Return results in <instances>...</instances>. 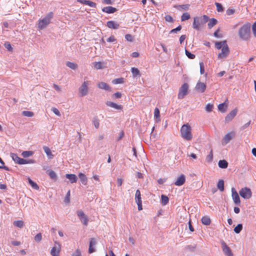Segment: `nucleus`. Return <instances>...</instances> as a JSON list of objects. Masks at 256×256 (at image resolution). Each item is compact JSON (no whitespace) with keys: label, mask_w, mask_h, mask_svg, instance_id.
<instances>
[{"label":"nucleus","mask_w":256,"mask_h":256,"mask_svg":"<svg viewBox=\"0 0 256 256\" xmlns=\"http://www.w3.org/2000/svg\"><path fill=\"white\" fill-rule=\"evenodd\" d=\"M218 165L220 168H226L228 166V162L224 160H220Z\"/></svg>","instance_id":"obj_27"},{"label":"nucleus","mask_w":256,"mask_h":256,"mask_svg":"<svg viewBox=\"0 0 256 256\" xmlns=\"http://www.w3.org/2000/svg\"><path fill=\"white\" fill-rule=\"evenodd\" d=\"M86 78H84V82L79 88V92L82 96H86L88 92V86L90 84L91 81L86 80Z\"/></svg>","instance_id":"obj_6"},{"label":"nucleus","mask_w":256,"mask_h":256,"mask_svg":"<svg viewBox=\"0 0 256 256\" xmlns=\"http://www.w3.org/2000/svg\"><path fill=\"white\" fill-rule=\"evenodd\" d=\"M36 162V161L34 160H25L22 158L21 162L20 164H34Z\"/></svg>","instance_id":"obj_46"},{"label":"nucleus","mask_w":256,"mask_h":256,"mask_svg":"<svg viewBox=\"0 0 256 256\" xmlns=\"http://www.w3.org/2000/svg\"><path fill=\"white\" fill-rule=\"evenodd\" d=\"M106 104L108 106H109L116 110H120L122 108L121 105L117 104H116L110 101H108Z\"/></svg>","instance_id":"obj_24"},{"label":"nucleus","mask_w":256,"mask_h":256,"mask_svg":"<svg viewBox=\"0 0 256 256\" xmlns=\"http://www.w3.org/2000/svg\"><path fill=\"white\" fill-rule=\"evenodd\" d=\"M102 64L100 62H93V66L96 70H100L102 68Z\"/></svg>","instance_id":"obj_41"},{"label":"nucleus","mask_w":256,"mask_h":256,"mask_svg":"<svg viewBox=\"0 0 256 256\" xmlns=\"http://www.w3.org/2000/svg\"><path fill=\"white\" fill-rule=\"evenodd\" d=\"M161 200H162V205L165 206L166 205L169 201L168 198L164 194H162L161 196Z\"/></svg>","instance_id":"obj_40"},{"label":"nucleus","mask_w":256,"mask_h":256,"mask_svg":"<svg viewBox=\"0 0 256 256\" xmlns=\"http://www.w3.org/2000/svg\"><path fill=\"white\" fill-rule=\"evenodd\" d=\"M185 53H186V56L190 59H194L196 57V56H195V55L194 54H192L190 52L186 49H185Z\"/></svg>","instance_id":"obj_48"},{"label":"nucleus","mask_w":256,"mask_h":256,"mask_svg":"<svg viewBox=\"0 0 256 256\" xmlns=\"http://www.w3.org/2000/svg\"><path fill=\"white\" fill-rule=\"evenodd\" d=\"M61 249V246L60 244L56 241L54 242V246L52 248L50 254L52 256H58Z\"/></svg>","instance_id":"obj_9"},{"label":"nucleus","mask_w":256,"mask_h":256,"mask_svg":"<svg viewBox=\"0 0 256 256\" xmlns=\"http://www.w3.org/2000/svg\"><path fill=\"white\" fill-rule=\"evenodd\" d=\"M43 149L49 158H53V155L52 154L51 150L48 146H43Z\"/></svg>","instance_id":"obj_33"},{"label":"nucleus","mask_w":256,"mask_h":256,"mask_svg":"<svg viewBox=\"0 0 256 256\" xmlns=\"http://www.w3.org/2000/svg\"><path fill=\"white\" fill-rule=\"evenodd\" d=\"M77 2L85 4L88 5L92 8H95L96 6V4L93 2L88 0H77Z\"/></svg>","instance_id":"obj_19"},{"label":"nucleus","mask_w":256,"mask_h":256,"mask_svg":"<svg viewBox=\"0 0 256 256\" xmlns=\"http://www.w3.org/2000/svg\"><path fill=\"white\" fill-rule=\"evenodd\" d=\"M228 100L226 99L223 103L220 104L218 106V110L222 112H226L228 106Z\"/></svg>","instance_id":"obj_17"},{"label":"nucleus","mask_w":256,"mask_h":256,"mask_svg":"<svg viewBox=\"0 0 256 256\" xmlns=\"http://www.w3.org/2000/svg\"><path fill=\"white\" fill-rule=\"evenodd\" d=\"M182 29V26H178V27H176V28H174L170 32V34H173V33H176L177 32H179Z\"/></svg>","instance_id":"obj_55"},{"label":"nucleus","mask_w":256,"mask_h":256,"mask_svg":"<svg viewBox=\"0 0 256 256\" xmlns=\"http://www.w3.org/2000/svg\"><path fill=\"white\" fill-rule=\"evenodd\" d=\"M190 18V14L188 12H185L182 14L181 16V20L185 21L188 20Z\"/></svg>","instance_id":"obj_45"},{"label":"nucleus","mask_w":256,"mask_h":256,"mask_svg":"<svg viewBox=\"0 0 256 256\" xmlns=\"http://www.w3.org/2000/svg\"><path fill=\"white\" fill-rule=\"evenodd\" d=\"M131 72L132 73L133 77L134 78L140 77L141 76L140 72L138 68L134 67L132 68Z\"/></svg>","instance_id":"obj_26"},{"label":"nucleus","mask_w":256,"mask_h":256,"mask_svg":"<svg viewBox=\"0 0 256 256\" xmlns=\"http://www.w3.org/2000/svg\"><path fill=\"white\" fill-rule=\"evenodd\" d=\"M54 15V12H50L48 13L42 19H40L38 28L40 30L45 28L50 23L51 20L53 18Z\"/></svg>","instance_id":"obj_4"},{"label":"nucleus","mask_w":256,"mask_h":256,"mask_svg":"<svg viewBox=\"0 0 256 256\" xmlns=\"http://www.w3.org/2000/svg\"><path fill=\"white\" fill-rule=\"evenodd\" d=\"M242 229V224H238L234 228V232L236 234H239Z\"/></svg>","instance_id":"obj_44"},{"label":"nucleus","mask_w":256,"mask_h":256,"mask_svg":"<svg viewBox=\"0 0 256 256\" xmlns=\"http://www.w3.org/2000/svg\"><path fill=\"white\" fill-rule=\"evenodd\" d=\"M252 31L254 36L256 38V21L254 23V24L252 26Z\"/></svg>","instance_id":"obj_59"},{"label":"nucleus","mask_w":256,"mask_h":256,"mask_svg":"<svg viewBox=\"0 0 256 256\" xmlns=\"http://www.w3.org/2000/svg\"><path fill=\"white\" fill-rule=\"evenodd\" d=\"M10 156L12 158V160L16 163L18 164H21V162L22 160V158H20L17 154L14 153H10Z\"/></svg>","instance_id":"obj_20"},{"label":"nucleus","mask_w":256,"mask_h":256,"mask_svg":"<svg viewBox=\"0 0 256 256\" xmlns=\"http://www.w3.org/2000/svg\"><path fill=\"white\" fill-rule=\"evenodd\" d=\"M217 187L220 192L224 190V180H220L217 184Z\"/></svg>","instance_id":"obj_32"},{"label":"nucleus","mask_w":256,"mask_h":256,"mask_svg":"<svg viewBox=\"0 0 256 256\" xmlns=\"http://www.w3.org/2000/svg\"><path fill=\"white\" fill-rule=\"evenodd\" d=\"M154 118L156 119V120L157 122L160 121V110H159L158 108H156L154 109Z\"/></svg>","instance_id":"obj_31"},{"label":"nucleus","mask_w":256,"mask_h":256,"mask_svg":"<svg viewBox=\"0 0 256 256\" xmlns=\"http://www.w3.org/2000/svg\"><path fill=\"white\" fill-rule=\"evenodd\" d=\"M237 109L235 108L232 110L229 114H227V116L225 117V122H228L231 121L236 115L237 114Z\"/></svg>","instance_id":"obj_13"},{"label":"nucleus","mask_w":256,"mask_h":256,"mask_svg":"<svg viewBox=\"0 0 256 256\" xmlns=\"http://www.w3.org/2000/svg\"><path fill=\"white\" fill-rule=\"evenodd\" d=\"M28 181L29 184L32 186V187L33 188H34V190H36L39 189L38 186L36 184V183L34 182L32 180L28 178Z\"/></svg>","instance_id":"obj_39"},{"label":"nucleus","mask_w":256,"mask_h":256,"mask_svg":"<svg viewBox=\"0 0 256 256\" xmlns=\"http://www.w3.org/2000/svg\"><path fill=\"white\" fill-rule=\"evenodd\" d=\"M81 222L85 226H87L88 224V220L86 218V215L84 216L83 217L81 218H80Z\"/></svg>","instance_id":"obj_53"},{"label":"nucleus","mask_w":256,"mask_h":256,"mask_svg":"<svg viewBox=\"0 0 256 256\" xmlns=\"http://www.w3.org/2000/svg\"><path fill=\"white\" fill-rule=\"evenodd\" d=\"M215 4L216 6L217 11L218 12H222L224 10L222 6L218 2H216Z\"/></svg>","instance_id":"obj_51"},{"label":"nucleus","mask_w":256,"mask_h":256,"mask_svg":"<svg viewBox=\"0 0 256 256\" xmlns=\"http://www.w3.org/2000/svg\"><path fill=\"white\" fill-rule=\"evenodd\" d=\"M212 160H213L212 150H211L210 154L206 157V161L208 163H210L212 161Z\"/></svg>","instance_id":"obj_43"},{"label":"nucleus","mask_w":256,"mask_h":256,"mask_svg":"<svg viewBox=\"0 0 256 256\" xmlns=\"http://www.w3.org/2000/svg\"><path fill=\"white\" fill-rule=\"evenodd\" d=\"M4 47L10 52H12V46L10 44V42H5L4 44Z\"/></svg>","instance_id":"obj_50"},{"label":"nucleus","mask_w":256,"mask_h":256,"mask_svg":"<svg viewBox=\"0 0 256 256\" xmlns=\"http://www.w3.org/2000/svg\"><path fill=\"white\" fill-rule=\"evenodd\" d=\"M98 87L102 90H104L107 91H110L111 90L110 87L106 82H100L98 84Z\"/></svg>","instance_id":"obj_22"},{"label":"nucleus","mask_w":256,"mask_h":256,"mask_svg":"<svg viewBox=\"0 0 256 256\" xmlns=\"http://www.w3.org/2000/svg\"><path fill=\"white\" fill-rule=\"evenodd\" d=\"M196 247V244L188 245L185 246L184 250L188 252H195Z\"/></svg>","instance_id":"obj_29"},{"label":"nucleus","mask_w":256,"mask_h":256,"mask_svg":"<svg viewBox=\"0 0 256 256\" xmlns=\"http://www.w3.org/2000/svg\"><path fill=\"white\" fill-rule=\"evenodd\" d=\"M180 136L186 140H190L192 138L191 126L188 124H184L180 128Z\"/></svg>","instance_id":"obj_3"},{"label":"nucleus","mask_w":256,"mask_h":256,"mask_svg":"<svg viewBox=\"0 0 256 256\" xmlns=\"http://www.w3.org/2000/svg\"><path fill=\"white\" fill-rule=\"evenodd\" d=\"M234 13V10L232 8H228L226 10V14L228 16H230Z\"/></svg>","instance_id":"obj_63"},{"label":"nucleus","mask_w":256,"mask_h":256,"mask_svg":"<svg viewBox=\"0 0 256 256\" xmlns=\"http://www.w3.org/2000/svg\"><path fill=\"white\" fill-rule=\"evenodd\" d=\"M188 85L186 83L184 84L179 89L178 96H186L188 94Z\"/></svg>","instance_id":"obj_12"},{"label":"nucleus","mask_w":256,"mask_h":256,"mask_svg":"<svg viewBox=\"0 0 256 256\" xmlns=\"http://www.w3.org/2000/svg\"><path fill=\"white\" fill-rule=\"evenodd\" d=\"M64 201L66 203L68 204L70 202V190L68 192L65 196Z\"/></svg>","instance_id":"obj_54"},{"label":"nucleus","mask_w":256,"mask_h":256,"mask_svg":"<svg viewBox=\"0 0 256 256\" xmlns=\"http://www.w3.org/2000/svg\"><path fill=\"white\" fill-rule=\"evenodd\" d=\"M124 81V78H115L112 80V83L114 84H123Z\"/></svg>","instance_id":"obj_38"},{"label":"nucleus","mask_w":256,"mask_h":256,"mask_svg":"<svg viewBox=\"0 0 256 256\" xmlns=\"http://www.w3.org/2000/svg\"><path fill=\"white\" fill-rule=\"evenodd\" d=\"M239 194L242 198L245 199H249L252 196V192L250 189L246 187L242 188L240 190Z\"/></svg>","instance_id":"obj_8"},{"label":"nucleus","mask_w":256,"mask_h":256,"mask_svg":"<svg viewBox=\"0 0 256 256\" xmlns=\"http://www.w3.org/2000/svg\"><path fill=\"white\" fill-rule=\"evenodd\" d=\"M208 20V17L206 15L195 17L192 24V28L196 30H200V25L206 24Z\"/></svg>","instance_id":"obj_5"},{"label":"nucleus","mask_w":256,"mask_h":256,"mask_svg":"<svg viewBox=\"0 0 256 256\" xmlns=\"http://www.w3.org/2000/svg\"><path fill=\"white\" fill-rule=\"evenodd\" d=\"M236 134V132L234 131H232L230 132H228L224 136L222 140V146H225L229 143L231 140L235 138Z\"/></svg>","instance_id":"obj_7"},{"label":"nucleus","mask_w":256,"mask_h":256,"mask_svg":"<svg viewBox=\"0 0 256 256\" xmlns=\"http://www.w3.org/2000/svg\"><path fill=\"white\" fill-rule=\"evenodd\" d=\"M106 26L110 28L116 30L119 28L120 24L115 21L110 20L107 22Z\"/></svg>","instance_id":"obj_16"},{"label":"nucleus","mask_w":256,"mask_h":256,"mask_svg":"<svg viewBox=\"0 0 256 256\" xmlns=\"http://www.w3.org/2000/svg\"><path fill=\"white\" fill-rule=\"evenodd\" d=\"M220 242L222 244V248L224 254L226 256H233V254L230 248L226 244L224 240H222Z\"/></svg>","instance_id":"obj_10"},{"label":"nucleus","mask_w":256,"mask_h":256,"mask_svg":"<svg viewBox=\"0 0 256 256\" xmlns=\"http://www.w3.org/2000/svg\"><path fill=\"white\" fill-rule=\"evenodd\" d=\"M213 108H214L213 104L209 103V104H207L206 106V110L208 112H210L212 110Z\"/></svg>","instance_id":"obj_49"},{"label":"nucleus","mask_w":256,"mask_h":256,"mask_svg":"<svg viewBox=\"0 0 256 256\" xmlns=\"http://www.w3.org/2000/svg\"><path fill=\"white\" fill-rule=\"evenodd\" d=\"M72 256H82L81 252L79 250H76Z\"/></svg>","instance_id":"obj_64"},{"label":"nucleus","mask_w":256,"mask_h":256,"mask_svg":"<svg viewBox=\"0 0 256 256\" xmlns=\"http://www.w3.org/2000/svg\"><path fill=\"white\" fill-rule=\"evenodd\" d=\"M22 114L25 116L27 117H32L34 116V112L30 111H23L22 112Z\"/></svg>","instance_id":"obj_47"},{"label":"nucleus","mask_w":256,"mask_h":256,"mask_svg":"<svg viewBox=\"0 0 256 256\" xmlns=\"http://www.w3.org/2000/svg\"><path fill=\"white\" fill-rule=\"evenodd\" d=\"M13 224L15 226L18 227L19 228H22L24 226V222L20 220L14 221Z\"/></svg>","instance_id":"obj_34"},{"label":"nucleus","mask_w":256,"mask_h":256,"mask_svg":"<svg viewBox=\"0 0 256 256\" xmlns=\"http://www.w3.org/2000/svg\"><path fill=\"white\" fill-rule=\"evenodd\" d=\"M106 41L109 42H116V39L115 38L114 36H111L106 40Z\"/></svg>","instance_id":"obj_58"},{"label":"nucleus","mask_w":256,"mask_h":256,"mask_svg":"<svg viewBox=\"0 0 256 256\" xmlns=\"http://www.w3.org/2000/svg\"><path fill=\"white\" fill-rule=\"evenodd\" d=\"M46 173L50 176V178L54 181H56L58 180V176L56 173L52 170H50L46 171Z\"/></svg>","instance_id":"obj_23"},{"label":"nucleus","mask_w":256,"mask_h":256,"mask_svg":"<svg viewBox=\"0 0 256 256\" xmlns=\"http://www.w3.org/2000/svg\"><path fill=\"white\" fill-rule=\"evenodd\" d=\"M164 18L165 20L167 22H172L174 21L173 18L170 15H166Z\"/></svg>","instance_id":"obj_62"},{"label":"nucleus","mask_w":256,"mask_h":256,"mask_svg":"<svg viewBox=\"0 0 256 256\" xmlns=\"http://www.w3.org/2000/svg\"><path fill=\"white\" fill-rule=\"evenodd\" d=\"M232 196L235 204L240 205V200L239 195L234 188H232Z\"/></svg>","instance_id":"obj_11"},{"label":"nucleus","mask_w":256,"mask_h":256,"mask_svg":"<svg viewBox=\"0 0 256 256\" xmlns=\"http://www.w3.org/2000/svg\"><path fill=\"white\" fill-rule=\"evenodd\" d=\"M78 177L82 184L86 185L88 181L86 176L84 174L80 172L78 174Z\"/></svg>","instance_id":"obj_25"},{"label":"nucleus","mask_w":256,"mask_h":256,"mask_svg":"<svg viewBox=\"0 0 256 256\" xmlns=\"http://www.w3.org/2000/svg\"><path fill=\"white\" fill-rule=\"evenodd\" d=\"M96 244V240L94 238H91L90 239V246H95Z\"/></svg>","instance_id":"obj_61"},{"label":"nucleus","mask_w":256,"mask_h":256,"mask_svg":"<svg viewBox=\"0 0 256 256\" xmlns=\"http://www.w3.org/2000/svg\"><path fill=\"white\" fill-rule=\"evenodd\" d=\"M34 154V152L32 151L26 150V151H24L22 152V156L24 158H28V157L32 156Z\"/></svg>","instance_id":"obj_35"},{"label":"nucleus","mask_w":256,"mask_h":256,"mask_svg":"<svg viewBox=\"0 0 256 256\" xmlns=\"http://www.w3.org/2000/svg\"><path fill=\"white\" fill-rule=\"evenodd\" d=\"M200 73L201 74H202L204 72V66L203 62H200Z\"/></svg>","instance_id":"obj_57"},{"label":"nucleus","mask_w":256,"mask_h":256,"mask_svg":"<svg viewBox=\"0 0 256 256\" xmlns=\"http://www.w3.org/2000/svg\"><path fill=\"white\" fill-rule=\"evenodd\" d=\"M186 182V176L184 174H182L174 182V184L177 186H181L184 184Z\"/></svg>","instance_id":"obj_14"},{"label":"nucleus","mask_w":256,"mask_h":256,"mask_svg":"<svg viewBox=\"0 0 256 256\" xmlns=\"http://www.w3.org/2000/svg\"><path fill=\"white\" fill-rule=\"evenodd\" d=\"M66 178L69 180L70 182L72 184L76 182L78 180V178L74 174H66Z\"/></svg>","instance_id":"obj_21"},{"label":"nucleus","mask_w":256,"mask_h":256,"mask_svg":"<svg viewBox=\"0 0 256 256\" xmlns=\"http://www.w3.org/2000/svg\"><path fill=\"white\" fill-rule=\"evenodd\" d=\"M125 38L128 42H132L133 40L132 36L130 34H126L124 36Z\"/></svg>","instance_id":"obj_60"},{"label":"nucleus","mask_w":256,"mask_h":256,"mask_svg":"<svg viewBox=\"0 0 256 256\" xmlns=\"http://www.w3.org/2000/svg\"><path fill=\"white\" fill-rule=\"evenodd\" d=\"M190 5L189 4H182L176 6L175 7L178 8V9H182L184 10H188Z\"/></svg>","instance_id":"obj_42"},{"label":"nucleus","mask_w":256,"mask_h":256,"mask_svg":"<svg viewBox=\"0 0 256 256\" xmlns=\"http://www.w3.org/2000/svg\"><path fill=\"white\" fill-rule=\"evenodd\" d=\"M215 47L218 50L221 49V52L218 54V58L220 59L226 58L230 54V48L226 40L222 42H216Z\"/></svg>","instance_id":"obj_1"},{"label":"nucleus","mask_w":256,"mask_h":256,"mask_svg":"<svg viewBox=\"0 0 256 256\" xmlns=\"http://www.w3.org/2000/svg\"><path fill=\"white\" fill-rule=\"evenodd\" d=\"M42 238V235L41 233L38 234L35 236H34V240L36 242H40Z\"/></svg>","instance_id":"obj_56"},{"label":"nucleus","mask_w":256,"mask_h":256,"mask_svg":"<svg viewBox=\"0 0 256 256\" xmlns=\"http://www.w3.org/2000/svg\"><path fill=\"white\" fill-rule=\"evenodd\" d=\"M92 122L96 128H98L99 127L100 122L96 117L94 118Z\"/></svg>","instance_id":"obj_52"},{"label":"nucleus","mask_w":256,"mask_h":256,"mask_svg":"<svg viewBox=\"0 0 256 256\" xmlns=\"http://www.w3.org/2000/svg\"><path fill=\"white\" fill-rule=\"evenodd\" d=\"M217 20L216 18H212L210 20L208 24L209 28H212L214 25L217 24Z\"/></svg>","instance_id":"obj_37"},{"label":"nucleus","mask_w":256,"mask_h":256,"mask_svg":"<svg viewBox=\"0 0 256 256\" xmlns=\"http://www.w3.org/2000/svg\"><path fill=\"white\" fill-rule=\"evenodd\" d=\"M102 11L107 14H113L117 11V9L114 7L108 6L102 8Z\"/></svg>","instance_id":"obj_18"},{"label":"nucleus","mask_w":256,"mask_h":256,"mask_svg":"<svg viewBox=\"0 0 256 256\" xmlns=\"http://www.w3.org/2000/svg\"><path fill=\"white\" fill-rule=\"evenodd\" d=\"M66 64L68 67L74 70H76L78 68V66L76 63L70 62H66Z\"/></svg>","instance_id":"obj_28"},{"label":"nucleus","mask_w":256,"mask_h":256,"mask_svg":"<svg viewBox=\"0 0 256 256\" xmlns=\"http://www.w3.org/2000/svg\"><path fill=\"white\" fill-rule=\"evenodd\" d=\"M201 221H202V224L206 225V226L210 225V222H211L210 218L208 216H203L202 218Z\"/></svg>","instance_id":"obj_30"},{"label":"nucleus","mask_w":256,"mask_h":256,"mask_svg":"<svg viewBox=\"0 0 256 256\" xmlns=\"http://www.w3.org/2000/svg\"><path fill=\"white\" fill-rule=\"evenodd\" d=\"M135 200L136 202H142L141 198V194L140 190H137L135 194Z\"/></svg>","instance_id":"obj_36"},{"label":"nucleus","mask_w":256,"mask_h":256,"mask_svg":"<svg viewBox=\"0 0 256 256\" xmlns=\"http://www.w3.org/2000/svg\"><path fill=\"white\" fill-rule=\"evenodd\" d=\"M206 88V85L200 82H198L195 87L196 90L200 92H204Z\"/></svg>","instance_id":"obj_15"},{"label":"nucleus","mask_w":256,"mask_h":256,"mask_svg":"<svg viewBox=\"0 0 256 256\" xmlns=\"http://www.w3.org/2000/svg\"><path fill=\"white\" fill-rule=\"evenodd\" d=\"M238 36L243 40H247L250 37V24L247 23L244 24L238 30Z\"/></svg>","instance_id":"obj_2"}]
</instances>
